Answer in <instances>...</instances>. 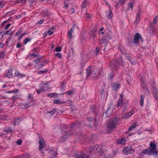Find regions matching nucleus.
Segmentation results:
<instances>
[{"mask_svg":"<svg viewBox=\"0 0 158 158\" xmlns=\"http://www.w3.org/2000/svg\"><path fill=\"white\" fill-rule=\"evenodd\" d=\"M120 119L119 118H114L110 120L107 126L108 130L111 131L115 128L120 123Z\"/></svg>","mask_w":158,"mask_h":158,"instance_id":"nucleus-1","label":"nucleus"},{"mask_svg":"<svg viewBox=\"0 0 158 158\" xmlns=\"http://www.w3.org/2000/svg\"><path fill=\"white\" fill-rule=\"evenodd\" d=\"M81 125V123L79 122H73L71 125L68 128V130L65 131L64 135L65 136H69L72 134L73 132L72 129L79 127Z\"/></svg>","mask_w":158,"mask_h":158,"instance_id":"nucleus-2","label":"nucleus"},{"mask_svg":"<svg viewBox=\"0 0 158 158\" xmlns=\"http://www.w3.org/2000/svg\"><path fill=\"white\" fill-rule=\"evenodd\" d=\"M122 64L121 59L113 60L110 63V66L112 69L113 70H116L118 67L121 65Z\"/></svg>","mask_w":158,"mask_h":158,"instance_id":"nucleus-3","label":"nucleus"},{"mask_svg":"<svg viewBox=\"0 0 158 158\" xmlns=\"http://www.w3.org/2000/svg\"><path fill=\"white\" fill-rule=\"evenodd\" d=\"M79 139L81 143L87 144L90 142V139L86 135L82 134L80 135L79 137Z\"/></svg>","mask_w":158,"mask_h":158,"instance_id":"nucleus-4","label":"nucleus"},{"mask_svg":"<svg viewBox=\"0 0 158 158\" xmlns=\"http://www.w3.org/2000/svg\"><path fill=\"white\" fill-rule=\"evenodd\" d=\"M102 150V146L101 145H96L93 149L92 152L95 153L101 152Z\"/></svg>","mask_w":158,"mask_h":158,"instance_id":"nucleus-5","label":"nucleus"},{"mask_svg":"<svg viewBox=\"0 0 158 158\" xmlns=\"http://www.w3.org/2000/svg\"><path fill=\"white\" fill-rule=\"evenodd\" d=\"M107 43V39L106 38V37H102L100 41V44L101 46V48H102V46L103 45L105 47Z\"/></svg>","mask_w":158,"mask_h":158,"instance_id":"nucleus-6","label":"nucleus"},{"mask_svg":"<svg viewBox=\"0 0 158 158\" xmlns=\"http://www.w3.org/2000/svg\"><path fill=\"white\" fill-rule=\"evenodd\" d=\"M13 69L12 68H10L7 70V71L6 73L3 74L4 77L8 78L11 77L13 76Z\"/></svg>","mask_w":158,"mask_h":158,"instance_id":"nucleus-7","label":"nucleus"},{"mask_svg":"<svg viewBox=\"0 0 158 158\" xmlns=\"http://www.w3.org/2000/svg\"><path fill=\"white\" fill-rule=\"evenodd\" d=\"M153 150L150 148H148L143 150L142 151V153L144 154H148V155H152Z\"/></svg>","mask_w":158,"mask_h":158,"instance_id":"nucleus-8","label":"nucleus"},{"mask_svg":"<svg viewBox=\"0 0 158 158\" xmlns=\"http://www.w3.org/2000/svg\"><path fill=\"white\" fill-rule=\"evenodd\" d=\"M132 147L131 146L127 147L124 148L123 151V153L124 154L127 155L131 153V151Z\"/></svg>","mask_w":158,"mask_h":158,"instance_id":"nucleus-9","label":"nucleus"},{"mask_svg":"<svg viewBox=\"0 0 158 158\" xmlns=\"http://www.w3.org/2000/svg\"><path fill=\"white\" fill-rule=\"evenodd\" d=\"M141 35L139 33H136L134 35V39L133 43L135 44H138L139 40L141 39Z\"/></svg>","mask_w":158,"mask_h":158,"instance_id":"nucleus-10","label":"nucleus"},{"mask_svg":"<svg viewBox=\"0 0 158 158\" xmlns=\"http://www.w3.org/2000/svg\"><path fill=\"white\" fill-rule=\"evenodd\" d=\"M142 13L141 12L140 10H139L138 12L136 14V16L135 21L134 23L136 24H138L140 21V16Z\"/></svg>","mask_w":158,"mask_h":158,"instance_id":"nucleus-11","label":"nucleus"},{"mask_svg":"<svg viewBox=\"0 0 158 158\" xmlns=\"http://www.w3.org/2000/svg\"><path fill=\"white\" fill-rule=\"evenodd\" d=\"M152 91L154 95V96L155 98V99L157 101H158V98L157 97V93L158 92V90L156 89V87H153V88L152 89Z\"/></svg>","mask_w":158,"mask_h":158,"instance_id":"nucleus-12","label":"nucleus"},{"mask_svg":"<svg viewBox=\"0 0 158 158\" xmlns=\"http://www.w3.org/2000/svg\"><path fill=\"white\" fill-rule=\"evenodd\" d=\"M123 104V96L122 94H120L119 99L117 104V107H119L121 106Z\"/></svg>","mask_w":158,"mask_h":158,"instance_id":"nucleus-13","label":"nucleus"},{"mask_svg":"<svg viewBox=\"0 0 158 158\" xmlns=\"http://www.w3.org/2000/svg\"><path fill=\"white\" fill-rule=\"evenodd\" d=\"M39 149L41 150V149L44 147L45 143L43 139H42L40 140L39 142Z\"/></svg>","mask_w":158,"mask_h":158,"instance_id":"nucleus-14","label":"nucleus"},{"mask_svg":"<svg viewBox=\"0 0 158 158\" xmlns=\"http://www.w3.org/2000/svg\"><path fill=\"white\" fill-rule=\"evenodd\" d=\"M75 26L73 25L71 27L70 31L68 32V38L69 40L71 39L72 38V34L73 31V30L74 29Z\"/></svg>","mask_w":158,"mask_h":158,"instance_id":"nucleus-15","label":"nucleus"},{"mask_svg":"<svg viewBox=\"0 0 158 158\" xmlns=\"http://www.w3.org/2000/svg\"><path fill=\"white\" fill-rule=\"evenodd\" d=\"M15 76L18 77L19 78H23L26 76L25 75L20 73L19 71L16 70L14 73Z\"/></svg>","mask_w":158,"mask_h":158,"instance_id":"nucleus-16","label":"nucleus"},{"mask_svg":"<svg viewBox=\"0 0 158 158\" xmlns=\"http://www.w3.org/2000/svg\"><path fill=\"white\" fill-rule=\"evenodd\" d=\"M30 103H21L20 105L21 108L24 109H26L28 108L31 106V105H30Z\"/></svg>","mask_w":158,"mask_h":158,"instance_id":"nucleus-17","label":"nucleus"},{"mask_svg":"<svg viewBox=\"0 0 158 158\" xmlns=\"http://www.w3.org/2000/svg\"><path fill=\"white\" fill-rule=\"evenodd\" d=\"M120 86V83L118 82H115L112 86V89L113 90H116L117 89H118Z\"/></svg>","mask_w":158,"mask_h":158,"instance_id":"nucleus-18","label":"nucleus"},{"mask_svg":"<svg viewBox=\"0 0 158 158\" xmlns=\"http://www.w3.org/2000/svg\"><path fill=\"white\" fill-rule=\"evenodd\" d=\"M89 1L88 0H84L81 4V8L83 9L85 8L89 4Z\"/></svg>","mask_w":158,"mask_h":158,"instance_id":"nucleus-19","label":"nucleus"},{"mask_svg":"<svg viewBox=\"0 0 158 158\" xmlns=\"http://www.w3.org/2000/svg\"><path fill=\"white\" fill-rule=\"evenodd\" d=\"M112 110H110L109 108H107L106 111L105 112V114L107 117H109L112 114Z\"/></svg>","mask_w":158,"mask_h":158,"instance_id":"nucleus-20","label":"nucleus"},{"mask_svg":"<svg viewBox=\"0 0 158 158\" xmlns=\"http://www.w3.org/2000/svg\"><path fill=\"white\" fill-rule=\"evenodd\" d=\"M77 158H89V156L85 153H83L81 155H78Z\"/></svg>","mask_w":158,"mask_h":158,"instance_id":"nucleus-21","label":"nucleus"},{"mask_svg":"<svg viewBox=\"0 0 158 158\" xmlns=\"http://www.w3.org/2000/svg\"><path fill=\"white\" fill-rule=\"evenodd\" d=\"M125 0H119L118 3L116 4L115 7L116 8L119 7L120 6L123 5L124 2Z\"/></svg>","mask_w":158,"mask_h":158,"instance_id":"nucleus-22","label":"nucleus"},{"mask_svg":"<svg viewBox=\"0 0 158 158\" xmlns=\"http://www.w3.org/2000/svg\"><path fill=\"white\" fill-rule=\"evenodd\" d=\"M150 146L151 147V149L152 150H156V145L153 143L152 142H151L150 143Z\"/></svg>","mask_w":158,"mask_h":158,"instance_id":"nucleus-23","label":"nucleus"},{"mask_svg":"<svg viewBox=\"0 0 158 158\" xmlns=\"http://www.w3.org/2000/svg\"><path fill=\"white\" fill-rule=\"evenodd\" d=\"M40 88L41 89H44V92L45 91L48 89L47 87V84L45 83L42 84L40 86Z\"/></svg>","mask_w":158,"mask_h":158,"instance_id":"nucleus-24","label":"nucleus"},{"mask_svg":"<svg viewBox=\"0 0 158 158\" xmlns=\"http://www.w3.org/2000/svg\"><path fill=\"white\" fill-rule=\"evenodd\" d=\"M41 14L44 15L45 16H48L49 15L48 10L47 9L43 10Z\"/></svg>","mask_w":158,"mask_h":158,"instance_id":"nucleus-25","label":"nucleus"},{"mask_svg":"<svg viewBox=\"0 0 158 158\" xmlns=\"http://www.w3.org/2000/svg\"><path fill=\"white\" fill-rule=\"evenodd\" d=\"M91 67L90 66L88 67L86 69V74H87V76L88 77H89V76H90V75L91 73Z\"/></svg>","mask_w":158,"mask_h":158,"instance_id":"nucleus-26","label":"nucleus"},{"mask_svg":"<svg viewBox=\"0 0 158 158\" xmlns=\"http://www.w3.org/2000/svg\"><path fill=\"white\" fill-rule=\"evenodd\" d=\"M140 98L141 99L140 101V105L141 106H142L143 105L144 97L142 94H141L140 96Z\"/></svg>","mask_w":158,"mask_h":158,"instance_id":"nucleus-27","label":"nucleus"},{"mask_svg":"<svg viewBox=\"0 0 158 158\" xmlns=\"http://www.w3.org/2000/svg\"><path fill=\"white\" fill-rule=\"evenodd\" d=\"M65 102L64 101L61 102L59 100H55L53 101V103L55 104H63Z\"/></svg>","mask_w":158,"mask_h":158,"instance_id":"nucleus-28","label":"nucleus"},{"mask_svg":"<svg viewBox=\"0 0 158 158\" xmlns=\"http://www.w3.org/2000/svg\"><path fill=\"white\" fill-rule=\"evenodd\" d=\"M21 118H16L15 119V122L13 123V125H16V123H19L21 121Z\"/></svg>","mask_w":158,"mask_h":158,"instance_id":"nucleus-29","label":"nucleus"},{"mask_svg":"<svg viewBox=\"0 0 158 158\" xmlns=\"http://www.w3.org/2000/svg\"><path fill=\"white\" fill-rule=\"evenodd\" d=\"M125 138H122L121 139L118 140L117 141L118 144H124V142H125L124 141Z\"/></svg>","mask_w":158,"mask_h":158,"instance_id":"nucleus-30","label":"nucleus"},{"mask_svg":"<svg viewBox=\"0 0 158 158\" xmlns=\"http://www.w3.org/2000/svg\"><path fill=\"white\" fill-rule=\"evenodd\" d=\"M31 38L30 37L26 38L24 40L23 43L25 45L28 42H30L31 41Z\"/></svg>","mask_w":158,"mask_h":158,"instance_id":"nucleus-31","label":"nucleus"},{"mask_svg":"<svg viewBox=\"0 0 158 158\" xmlns=\"http://www.w3.org/2000/svg\"><path fill=\"white\" fill-rule=\"evenodd\" d=\"M143 91L145 93V94L146 95H149L150 94V91L148 89V88L146 87V88L143 89Z\"/></svg>","mask_w":158,"mask_h":158,"instance_id":"nucleus-32","label":"nucleus"},{"mask_svg":"<svg viewBox=\"0 0 158 158\" xmlns=\"http://www.w3.org/2000/svg\"><path fill=\"white\" fill-rule=\"evenodd\" d=\"M46 61H44L41 64H39L38 65L37 69H39L43 67L46 63Z\"/></svg>","mask_w":158,"mask_h":158,"instance_id":"nucleus-33","label":"nucleus"},{"mask_svg":"<svg viewBox=\"0 0 158 158\" xmlns=\"http://www.w3.org/2000/svg\"><path fill=\"white\" fill-rule=\"evenodd\" d=\"M104 37H106L107 39L108 38V39H111L112 38L111 33L110 32L106 33L105 36Z\"/></svg>","mask_w":158,"mask_h":158,"instance_id":"nucleus-34","label":"nucleus"},{"mask_svg":"<svg viewBox=\"0 0 158 158\" xmlns=\"http://www.w3.org/2000/svg\"><path fill=\"white\" fill-rule=\"evenodd\" d=\"M135 112V110L134 109H131L129 112L127 113L128 114L129 117L133 115Z\"/></svg>","mask_w":158,"mask_h":158,"instance_id":"nucleus-35","label":"nucleus"},{"mask_svg":"<svg viewBox=\"0 0 158 158\" xmlns=\"http://www.w3.org/2000/svg\"><path fill=\"white\" fill-rule=\"evenodd\" d=\"M47 69H45L44 70H40L37 71V73L38 74H43L44 73H47Z\"/></svg>","mask_w":158,"mask_h":158,"instance_id":"nucleus-36","label":"nucleus"},{"mask_svg":"<svg viewBox=\"0 0 158 158\" xmlns=\"http://www.w3.org/2000/svg\"><path fill=\"white\" fill-rule=\"evenodd\" d=\"M28 99L31 100V102H33L34 101V100L33 96L32 94L31 93H29L28 94Z\"/></svg>","mask_w":158,"mask_h":158,"instance_id":"nucleus-37","label":"nucleus"},{"mask_svg":"<svg viewBox=\"0 0 158 158\" xmlns=\"http://www.w3.org/2000/svg\"><path fill=\"white\" fill-rule=\"evenodd\" d=\"M57 111V109H53L52 110L48 111L47 113H49L52 114V115H53Z\"/></svg>","mask_w":158,"mask_h":158,"instance_id":"nucleus-38","label":"nucleus"},{"mask_svg":"<svg viewBox=\"0 0 158 158\" xmlns=\"http://www.w3.org/2000/svg\"><path fill=\"white\" fill-rule=\"evenodd\" d=\"M136 127V124L134 123L133 124L131 127L128 129V131H131V130H132L134 128H135Z\"/></svg>","mask_w":158,"mask_h":158,"instance_id":"nucleus-39","label":"nucleus"},{"mask_svg":"<svg viewBox=\"0 0 158 158\" xmlns=\"http://www.w3.org/2000/svg\"><path fill=\"white\" fill-rule=\"evenodd\" d=\"M118 48L119 49L120 51L123 54H125L127 52L123 48L120 47L119 46H118Z\"/></svg>","mask_w":158,"mask_h":158,"instance_id":"nucleus-40","label":"nucleus"},{"mask_svg":"<svg viewBox=\"0 0 158 158\" xmlns=\"http://www.w3.org/2000/svg\"><path fill=\"white\" fill-rule=\"evenodd\" d=\"M57 95V94L55 93H54L48 94V96H49L51 98H53L55 96H56Z\"/></svg>","mask_w":158,"mask_h":158,"instance_id":"nucleus-41","label":"nucleus"},{"mask_svg":"<svg viewBox=\"0 0 158 158\" xmlns=\"http://www.w3.org/2000/svg\"><path fill=\"white\" fill-rule=\"evenodd\" d=\"M158 20V16H156L155 17V18L154 19L153 21L152 24L153 25H155L156 23L157 22Z\"/></svg>","mask_w":158,"mask_h":158,"instance_id":"nucleus-42","label":"nucleus"},{"mask_svg":"<svg viewBox=\"0 0 158 158\" xmlns=\"http://www.w3.org/2000/svg\"><path fill=\"white\" fill-rule=\"evenodd\" d=\"M129 117V116L127 113L123 114L122 116V118L125 119Z\"/></svg>","mask_w":158,"mask_h":158,"instance_id":"nucleus-43","label":"nucleus"},{"mask_svg":"<svg viewBox=\"0 0 158 158\" xmlns=\"http://www.w3.org/2000/svg\"><path fill=\"white\" fill-rule=\"evenodd\" d=\"M4 131L6 132L10 133L12 131V130L10 128L8 127L7 128H5Z\"/></svg>","mask_w":158,"mask_h":158,"instance_id":"nucleus-44","label":"nucleus"},{"mask_svg":"<svg viewBox=\"0 0 158 158\" xmlns=\"http://www.w3.org/2000/svg\"><path fill=\"white\" fill-rule=\"evenodd\" d=\"M41 60V57L37 59H35L34 60L33 62L36 64L38 63Z\"/></svg>","mask_w":158,"mask_h":158,"instance_id":"nucleus-45","label":"nucleus"},{"mask_svg":"<svg viewBox=\"0 0 158 158\" xmlns=\"http://www.w3.org/2000/svg\"><path fill=\"white\" fill-rule=\"evenodd\" d=\"M5 55V53L2 51L0 52V59L3 58Z\"/></svg>","mask_w":158,"mask_h":158,"instance_id":"nucleus-46","label":"nucleus"},{"mask_svg":"<svg viewBox=\"0 0 158 158\" xmlns=\"http://www.w3.org/2000/svg\"><path fill=\"white\" fill-rule=\"evenodd\" d=\"M74 91L73 90H69L66 92L65 93L68 95H71L73 94Z\"/></svg>","mask_w":158,"mask_h":158,"instance_id":"nucleus-47","label":"nucleus"},{"mask_svg":"<svg viewBox=\"0 0 158 158\" xmlns=\"http://www.w3.org/2000/svg\"><path fill=\"white\" fill-rule=\"evenodd\" d=\"M69 12L70 13L74 14L75 13V10L73 8H71L69 10Z\"/></svg>","mask_w":158,"mask_h":158,"instance_id":"nucleus-48","label":"nucleus"},{"mask_svg":"<svg viewBox=\"0 0 158 158\" xmlns=\"http://www.w3.org/2000/svg\"><path fill=\"white\" fill-rule=\"evenodd\" d=\"M85 16L86 18L89 19L92 18V15L88 13H86L85 14Z\"/></svg>","mask_w":158,"mask_h":158,"instance_id":"nucleus-49","label":"nucleus"},{"mask_svg":"<svg viewBox=\"0 0 158 158\" xmlns=\"http://www.w3.org/2000/svg\"><path fill=\"white\" fill-rule=\"evenodd\" d=\"M126 57L129 60H130V61H131V57L130 56V55H129V54L127 53L126 54H125Z\"/></svg>","mask_w":158,"mask_h":158,"instance_id":"nucleus-50","label":"nucleus"},{"mask_svg":"<svg viewBox=\"0 0 158 158\" xmlns=\"http://www.w3.org/2000/svg\"><path fill=\"white\" fill-rule=\"evenodd\" d=\"M133 4L131 2L129 3L128 4V8H130L131 9V10H132L133 9Z\"/></svg>","mask_w":158,"mask_h":158,"instance_id":"nucleus-51","label":"nucleus"},{"mask_svg":"<svg viewBox=\"0 0 158 158\" xmlns=\"http://www.w3.org/2000/svg\"><path fill=\"white\" fill-rule=\"evenodd\" d=\"M55 55L60 59L62 58L61 54L60 53L57 52L55 54Z\"/></svg>","mask_w":158,"mask_h":158,"instance_id":"nucleus-52","label":"nucleus"},{"mask_svg":"<svg viewBox=\"0 0 158 158\" xmlns=\"http://www.w3.org/2000/svg\"><path fill=\"white\" fill-rule=\"evenodd\" d=\"M12 98L14 100L16 101L19 99V98L18 97V95H17L15 96H13Z\"/></svg>","mask_w":158,"mask_h":158,"instance_id":"nucleus-53","label":"nucleus"},{"mask_svg":"<svg viewBox=\"0 0 158 158\" xmlns=\"http://www.w3.org/2000/svg\"><path fill=\"white\" fill-rule=\"evenodd\" d=\"M55 50L57 52H60L62 50V48L60 47H57L55 49Z\"/></svg>","mask_w":158,"mask_h":158,"instance_id":"nucleus-54","label":"nucleus"},{"mask_svg":"<svg viewBox=\"0 0 158 158\" xmlns=\"http://www.w3.org/2000/svg\"><path fill=\"white\" fill-rule=\"evenodd\" d=\"M22 141L21 139L18 140L16 141V143L18 145H20L21 144Z\"/></svg>","mask_w":158,"mask_h":158,"instance_id":"nucleus-55","label":"nucleus"},{"mask_svg":"<svg viewBox=\"0 0 158 158\" xmlns=\"http://www.w3.org/2000/svg\"><path fill=\"white\" fill-rule=\"evenodd\" d=\"M153 152L152 155H155L157 157H158V151L157 150H153Z\"/></svg>","mask_w":158,"mask_h":158,"instance_id":"nucleus-56","label":"nucleus"},{"mask_svg":"<svg viewBox=\"0 0 158 158\" xmlns=\"http://www.w3.org/2000/svg\"><path fill=\"white\" fill-rule=\"evenodd\" d=\"M12 33V31L10 30L8 31H6V34L7 35H10Z\"/></svg>","mask_w":158,"mask_h":158,"instance_id":"nucleus-57","label":"nucleus"},{"mask_svg":"<svg viewBox=\"0 0 158 158\" xmlns=\"http://www.w3.org/2000/svg\"><path fill=\"white\" fill-rule=\"evenodd\" d=\"M42 92H44V90L41 89L40 88V89L37 90V92L38 94H39Z\"/></svg>","mask_w":158,"mask_h":158,"instance_id":"nucleus-58","label":"nucleus"},{"mask_svg":"<svg viewBox=\"0 0 158 158\" xmlns=\"http://www.w3.org/2000/svg\"><path fill=\"white\" fill-rule=\"evenodd\" d=\"M26 34V33H25L24 34H22L20 35V36L18 38V40H20L22 39V38Z\"/></svg>","mask_w":158,"mask_h":158,"instance_id":"nucleus-59","label":"nucleus"},{"mask_svg":"<svg viewBox=\"0 0 158 158\" xmlns=\"http://www.w3.org/2000/svg\"><path fill=\"white\" fill-rule=\"evenodd\" d=\"M112 15V12L110 11L109 15H108V18L109 19H111Z\"/></svg>","mask_w":158,"mask_h":158,"instance_id":"nucleus-60","label":"nucleus"},{"mask_svg":"<svg viewBox=\"0 0 158 158\" xmlns=\"http://www.w3.org/2000/svg\"><path fill=\"white\" fill-rule=\"evenodd\" d=\"M12 41V40H11V37H9L8 38V39H7V41H6V45H7L8 44H9V41Z\"/></svg>","mask_w":158,"mask_h":158,"instance_id":"nucleus-61","label":"nucleus"},{"mask_svg":"<svg viewBox=\"0 0 158 158\" xmlns=\"http://www.w3.org/2000/svg\"><path fill=\"white\" fill-rule=\"evenodd\" d=\"M95 37V35L94 33H93V34L90 36V38H92L93 39H94Z\"/></svg>","mask_w":158,"mask_h":158,"instance_id":"nucleus-62","label":"nucleus"},{"mask_svg":"<svg viewBox=\"0 0 158 158\" xmlns=\"http://www.w3.org/2000/svg\"><path fill=\"white\" fill-rule=\"evenodd\" d=\"M30 56H35V57H36V56L38 57V56H40L39 55H37L36 54L34 53H31V54H30Z\"/></svg>","mask_w":158,"mask_h":158,"instance_id":"nucleus-63","label":"nucleus"},{"mask_svg":"<svg viewBox=\"0 0 158 158\" xmlns=\"http://www.w3.org/2000/svg\"><path fill=\"white\" fill-rule=\"evenodd\" d=\"M21 33V31H17V32L15 34V36H18Z\"/></svg>","mask_w":158,"mask_h":158,"instance_id":"nucleus-64","label":"nucleus"}]
</instances>
